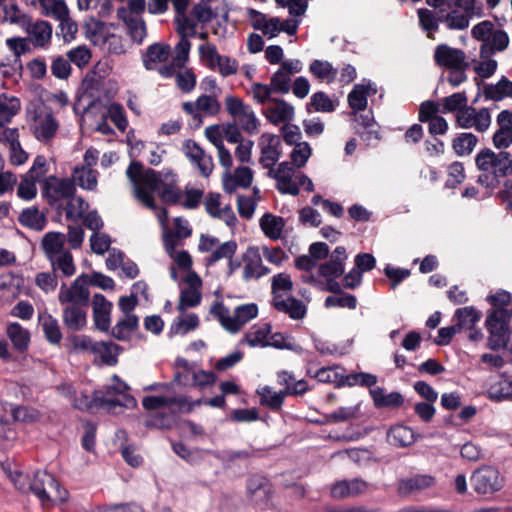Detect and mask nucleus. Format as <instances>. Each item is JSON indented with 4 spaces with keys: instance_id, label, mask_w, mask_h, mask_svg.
<instances>
[{
    "instance_id": "nucleus-1",
    "label": "nucleus",
    "mask_w": 512,
    "mask_h": 512,
    "mask_svg": "<svg viewBox=\"0 0 512 512\" xmlns=\"http://www.w3.org/2000/svg\"><path fill=\"white\" fill-rule=\"evenodd\" d=\"M126 175L133 185L135 198L149 209H156L154 192H158L166 204L179 203L182 198L172 174L163 176L153 169L143 170L140 162L133 161L127 168Z\"/></svg>"
},
{
    "instance_id": "nucleus-2",
    "label": "nucleus",
    "mask_w": 512,
    "mask_h": 512,
    "mask_svg": "<svg viewBox=\"0 0 512 512\" xmlns=\"http://www.w3.org/2000/svg\"><path fill=\"white\" fill-rule=\"evenodd\" d=\"M87 279V274H81L70 285L63 283L60 286L58 301L63 307L62 320L68 330L80 331L87 325L90 302Z\"/></svg>"
},
{
    "instance_id": "nucleus-3",
    "label": "nucleus",
    "mask_w": 512,
    "mask_h": 512,
    "mask_svg": "<svg viewBox=\"0 0 512 512\" xmlns=\"http://www.w3.org/2000/svg\"><path fill=\"white\" fill-rule=\"evenodd\" d=\"M475 164L481 172L477 182L487 188L497 187L501 178L512 174V154L507 151L484 148L476 155Z\"/></svg>"
},
{
    "instance_id": "nucleus-4",
    "label": "nucleus",
    "mask_w": 512,
    "mask_h": 512,
    "mask_svg": "<svg viewBox=\"0 0 512 512\" xmlns=\"http://www.w3.org/2000/svg\"><path fill=\"white\" fill-rule=\"evenodd\" d=\"M210 313L226 330L235 333L258 315V306L254 303L239 305L231 313L223 303L216 302L212 305Z\"/></svg>"
},
{
    "instance_id": "nucleus-5",
    "label": "nucleus",
    "mask_w": 512,
    "mask_h": 512,
    "mask_svg": "<svg viewBox=\"0 0 512 512\" xmlns=\"http://www.w3.org/2000/svg\"><path fill=\"white\" fill-rule=\"evenodd\" d=\"M32 493L43 507H51L67 499L68 492L62 489L53 475L46 471H37L32 478Z\"/></svg>"
},
{
    "instance_id": "nucleus-6",
    "label": "nucleus",
    "mask_w": 512,
    "mask_h": 512,
    "mask_svg": "<svg viewBox=\"0 0 512 512\" xmlns=\"http://www.w3.org/2000/svg\"><path fill=\"white\" fill-rule=\"evenodd\" d=\"M488 338L487 345L491 350L506 349L510 345L512 330L509 327V313L504 309H495L485 321Z\"/></svg>"
},
{
    "instance_id": "nucleus-7",
    "label": "nucleus",
    "mask_w": 512,
    "mask_h": 512,
    "mask_svg": "<svg viewBox=\"0 0 512 512\" xmlns=\"http://www.w3.org/2000/svg\"><path fill=\"white\" fill-rule=\"evenodd\" d=\"M76 193L75 182L69 178L46 177L42 183V197L51 207L60 208L63 201Z\"/></svg>"
},
{
    "instance_id": "nucleus-8",
    "label": "nucleus",
    "mask_w": 512,
    "mask_h": 512,
    "mask_svg": "<svg viewBox=\"0 0 512 512\" xmlns=\"http://www.w3.org/2000/svg\"><path fill=\"white\" fill-rule=\"evenodd\" d=\"M183 111L189 115L195 127H200L204 116H215L221 110L217 95H200L196 101H187L182 104Z\"/></svg>"
},
{
    "instance_id": "nucleus-9",
    "label": "nucleus",
    "mask_w": 512,
    "mask_h": 512,
    "mask_svg": "<svg viewBox=\"0 0 512 512\" xmlns=\"http://www.w3.org/2000/svg\"><path fill=\"white\" fill-rule=\"evenodd\" d=\"M455 117L458 127L462 129L474 128L479 133L486 132L492 122L489 108L477 109L469 106L456 114Z\"/></svg>"
},
{
    "instance_id": "nucleus-10",
    "label": "nucleus",
    "mask_w": 512,
    "mask_h": 512,
    "mask_svg": "<svg viewBox=\"0 0 512 512\" xmlns=\"http://www.w3.org/2000/svg\"><path fill=\"white\" fill-rule=\"evenodd\" d=\"M471 485L478 494H492L503 486V480L498 470L487 466L476 470L471 476Z\"/></svg>"
},
{
    "instance_id": "nucleus-11",
    "label": "nucleus",
    "mask_w": 512,
    "mask_h": 512,
    "mask_svg": "<svg viewBox=\"0 0 512 512\" xmlns=\"http://www.w3.org/2000/svg\"><path fill=\"white\" fill-rule=\"evenodd\" d=\"M187 404L186 396L175 395H150L142 399L143 407L148 410H158L161 408H168L172 414H177L183 411Z\"/></svg>"
},
{
    "instance_id": "nucleus-12",
    "label": "nucleus",
    "mask_w": 512,
    "mask_h": 512,
    "mask_svg": "<svg viewBox=\"0 0 512 512\" xmlns=\"http://www.w3.org/2000/svg\"><path fill=\"white\" fill-rule=\"evenodd\" d=\"M72 405L74 408L87 411L92 408H100L106 407L108 411H113L116 407H124L120 400H114L112 398H108L105 395H102L101 392H94L93 397L90 398L87 394L81 393L80 396H76L72 400Z\"/></svg>"
},
{
    "instance_id": "nucleus-13",
    "label": "nucleus",
    "mask_w": 512,
    "mask_h": 512,
    "mask_svg": "<svg viewBox=\"0 0 512 512\" xmlns=\"http://www.w3.org/2000/svg\"><path fill=\"white\" fill-rule=\"evenodd\" d=\"M434 60L439 66L449 69H466L468 67L465 53L460 49L452 48L445 44L436 47Z\"/></svg>"
},
{
    "instance_id": "nucleus-14",
    "label": "nucleus",
    "mask_w": 512,
    "mask_h": 512,
    "mask_svg": "<svg viewBox=\"0 0 512 512\" xmlns=\"http://www.w3.org/2000/svg\"><path fill=\"white\" fill-rule=\"evenodd\" d=\"M32 129L37 140L48 143L56 135L59 123L52 113H40L35 117Z\"/></svg>"
},
{
    "instance_id": "nucleus-15",
    "label": "nucleus",
    "mask_w": 512,
    "mask_h": 512,
    "mask_svg": "<svg viewBox=\"0 0 512 512\" xmlns=\"http://www.w3.org/2000/svg\"><path fill=\"white\" fill-rule=\"evenodd\" d=\"M263 114L274 125L287 124L294 118V107L282 99L273 98L264 109Z\"/></svg>"
},
{
    "instance_id": "nucleus-16",
    "label": "nucleus",
    "mask_w": 512,
    "mask_h": 512,
    "mask_svg": "<svg viewBox=\"0 0 512 512\" xmlns=\"http://www.w3.org/2000/svg\"><path fill=\"white\" fill-rule=\"evenodd\" d=\"M243 260V278L246 281L258 279L270 272V270L263 265L262 257L257 247H249L244 254Z\"/></svg>"
},
{
    "instance_id": "nucleus-17",
    "label": "nucleus",
    "mask_w": 512,
    "mask_h": 512,
    "mask_svg": "<svg viewBox=\"0 0 512 512\" xmlns=\"http://www.w3.org/2000/svg\"><path fill=\"white\" fill-rule=\"evenodd\" d=\"M221 195L219 193L209 192L204 200L206 212L214 217L223 220L228 226H233L237 218L230 205L220 208Z\"/></svg>"
},
{
    "instance_id": "nucleus-18",
    "label": "nucleus",
    "mask_w": 512,
    "mask_h": 512,
    "mask_svg": "<svg viewBox=\"0 0 512 512\" xmlns=\"http://www.w3.org/2000/svg\"><path fill=\"white\" fill-rule=\"evenodd\" d=\"M92 306L95 327L107 332L111 326L112 303L104 295L97 293L93 296Z\"/></svg>"
},
{
    "instance_id": "nucleus-19",
    "label": "nucleus",
    "mask_w": 512,
    "mask_h": 512,
    "mask_svg": "<svg viewBox=\"0 0 512 512\" xmlns=\"http://www.w3.org/2000/svg\"><path fill=\"white\" fill-rule=\"evenodd\" d=\"M272 305L278 312L287 314L294 320L303 319L307 313L306 305L294 297L284 298L280 294H275Z\"/></svg>"
},
{
    "instance_id": "nucleus-20",
    "label": "nucleus",
    "mask_w": 512,
    "mask_h": 512,
    "mask_svg": "<svg viewBox=\"0 0 512 512\" xmlns=\"http://www.w3.org/2000/svg\"><path fill=\"white\" fill-rule=\"evenodd\" d=\"M351 116L356 123L355 129L357 133L360 134L364 141L370 143L373 140L377 141L380 139L372 112L360 113V111H353Z\"/></svg>"
},
{
    "instance_id": "nucleus-21",
    "label": "nucleus",
    "mask_w": 512,
    "mask_h": 512,
    "mask_svg": "<svg viewBox=\"0 0 512 512\" xmlns=\"http://www.w3.org/2000/svg\"><path fill=\"white\" fill-rule=\"evenodd\" d=\"M252 182L253 171L246 166L236 168L233 174L226 172L223 176V188L229 194L234 193L238 187H250Z\"/></svg>"
},
{
    "instance_id": "nucleus-22",
    "label": "nucleus",
    "mask_w": 512,
    "mask_h": 512,
    "mask_svg": "<svg viewBox=\"0 0 512 512\" xmlns=\"http://www.w3.org/2000/svg\"><path fill=\"white\" fill-rule=\"evenodd\" d=\"M171 47L168 44L157 42L151 44L142 55V62L145 69L156 70L159 65L164 64L169 59Z\"/></svg>"
},
{
    "instance_id": "nucleus-23",
    "label": "nucleus",
    "mask_w": 512,
    "mask_h": 512,
    "mask_svg": "<svg viewBox=\"0 0 512 512\" xmlns=\"http://www.w3.org/2000/svg\"><path fill=\"white\" fill-rule=\"evenodd\" d=\"M30 37L35 47H45L52 38V26L44 20L32 22L31 17L28 19V25L22 28Z\"/></svg>"
},
{
    "instance_id": "nucleus-24",
    "label": "nucleus",
    "mask_w": 512,
    "mask_h": 512,
    "mask_svg": "<svg viewBox=\"0 0 512 512\" xmlns=\"http://www.w3.org/2000/svg\"><path fill=\"white\" fill-rule=\"evenodd\" d=\"M127 11L124 8H119L117 15L125 23L131 39L135 43L141 44L147 36L146 23L140 16L132 15Z\"/></svg>"
},
{
    "instance_id": "nucleus-25",
    "label": "nucleus",
    "mask_w": 512,
    "mask_h": 512,
    "mask_svg": "<svg viewBox=\"0 0 512 512\" xmlns=\"http://www.w3.org/2000/svg\"><path fill=\"white\" fill-rule=\"evenodd\" d=\"M5 332L16 352L24 354L28 351L31 334L27 328H24L18 322H11L7 325Z\"/></svg>"
},
{
    "instance_id": "nucleus-26",
    "label": "nucleus",
    "mask_w": 512,
    "mask_h": 512,
    "mask_svg": "<svg viewBox=\"0 0 512 512\" xmlns=\"http://www.w3.org/2000/svg\"><path fill=\"white\" fill-rule=\"evenodd\" d=\"M18 222L26 228L42 231L47 223V216L44 211L39 210L37 206H30L21 211L18 216Z\"/></svg>"
},
{
    "instance_id": "nucleus-27",
    "label": "nucleus",
    "mask_w": 512,
    "mask_h": 512,
    "mask_svg": "<svg viewBox=\"0 0 512 512\" xmlns=\"http://www.w3.org/2000/svg\"><path fill=\"white\" fill-rule=\"evenodd\" d=\"M266 138L267 144L261 148L260 163L263 168L270 169L274 168V165L280 158V152L278 150L280 146V139L276 135H263Z\"/></svg>"
},
{
    "instance_id": "nucleus-28",
    "label": "nucleus",
    "mask_w": 512,
    "mask_h": 512,
    "mask_svg": "<svg viewBox=\"0 0 512 512\" xmlns=\"http://www.w3.org/2000/svg\"><path fill=\"white\" fill-rule=\"evenodd\" d=\"M434 477L430 475H416L411 478L401 479L398 484V493L408 495L429 488L434 485Z\"/></svg>"
},
{
    "instance_id": "nucleus-29",
    "label": "nucleus",
    "mask_w": 512,
    "mask_h": 512,
    "mask_svg": "<svg viewBox=\"0 0 512 512\" xmlns=\"http://www.w3.org/2000/svg\"><path fill=\"white\" fill-rule=\"evenodd\" d=\"M369 392L376 408H398L404 403V398L399 392L386 394L381 387L370 389Z\"/></svg>"
},
{
    "instance_id": "nucleus-30",
    "label": "nucleus",
    "mask_w": 512,
    "mask_h": 512,
    "mask_svg": "<svg viewBox=\"0 0 512 512\" xmlns=\"http://www.w3.org/2000/svg\"><path fill=\"white\" fill-rule=\"evenodd\" d=\"M473 9L474 7L469 11L464 10V13L456 9L447 13L445 11L439 14L440 22L445 23L451 30H464L469 26V18L474 15Z\"/></svg>"
},
{
    "instance_id": "nucleus-31",
    "label": "nucleus",
    "mask_w": 512,
    "mask_h": 512,
    "mask_svg": "<svg viewBox=\"0 0 512 512\" xmlns=\"http://www.w3.org/2000/svg\"><path fill=\"white\" fill-rule=\"evenodd\" d=\"M260 227L268 238L278 240L282 238L285 221L282 217L266 213L260 219Z\"/></svg>"
},
{
    "instance_id": "nucleus-32",
    "label": "nucleus",
    "mask_w": 512,
    "mask_h": 512,
    "mask_svg": "<svg viewBox=\"0 0 512 512\" xmlns=\"http://www.w3.org/2000/svg\"><path fill=\"white\" fill-rule=\"evenodd\" d=\"M454 317L457 320L455 326L458 328V331L461 332L462 330H473L481 319V313L474 307L467 306L458 308L455 311Z\"/></svg>"
},
{
    "instance_id": "nucleus-33",
    "label": "nucleus",
    "mask_w": 512,
    "mask_h": 512,
    "mask_svg": "<svg viewBox=\"0 0 512 512\" xmlns=\"http://www.w3.org/2000/svg\"><path fill=\"white\" fill-rule=\"evenodd\" d=\"M66 236L61 232H48L42 239V247L47 259L67 251L64 248Z\"/></svg>"
},
{
    "instance_id": "nucleus-34",
    "label": "nucleus",
    "mask_w": 512,
    "mask_h": 512,
    "mask_svg": "<svg viewBox=\"0 0 512 512\" xmlns=\"http://www.w3.org/2000/svg\"><path fill=\"white\" fill-rule=\"evenodd\" d=\"M48 260L51 264L52 271L55 274L57 272H60L61 275L64 277H71L76 272V266L74 263L73 255L68 250Z\"/></svg>"
},
{
    "instance_id": "nucleus-35",
    "label": "nucleus",
    "mask_w": 512,
    "mask_h": 512,
    "mask_svg": "<svg viewBox=\"0 0 512 512\" xmlns=\"http://www.w3.org/2000/svg\"><path fill=\"white\" fill-rule=\"evenodd\" d=\"M387 441L394 446L407 447L414 443L415 436L409 427L395 425L387 432Z\"/></svg>"
},
{
    "instance_id": "nucleus-36",
    "label": "nucleus",
    "mask_w": 512,
    "mask_h": 512,
    "mask_svg": "<svg viewBox=\"0 0 512 512\" xmlns=\"http://www.w3.org/2000/svg\"><path fill=\"white\" fill-rule=\"evenodd\" d=\"M24 286V279L20 275L6 273L0 276V292L6 298H16Z\"/></svg>"
},
{
    "instance_id": "nucleus-37",
    "label": "nucleus",
    "mask_w": 512,
    "mask_h": 512,
    "mask_svg": "<svg viewBox=\"0 0 512 512\" xmlns=\"http://www.w3.org/2000/svg\"><path fill=\"white\" fill-rule=\"evenodd\" d=\"M487 100L501 101L505 97H512V82L502 77L496 84H488L483 89Z\"/></svg>"
},
{
    "instance_id": "nucleus-38",
    "label": "nucleus",
    "mask_w": 512,
    "mask_h": 512,
    "mask_svg": "<svg viewBox=\"0 0 512 512\" xmlns=\"http://www.w3.org/2000/svg\"><path fill=\"white\" fill-rule=\"evenodd\" d=\"M73 181L77 182L79 187L89 191H95L98 185V172L94 169H88L76 166L72 173Z\"/></svg>"
},
{
    "instance_id": "nucleus-39",
    "label": "nucleus",
    "mask_w": 512,
    "mask_h": 512,
    "mask_svg": "<svg viewBox=\"0 0 512 512\" xmlns=\"http://www.w3.org/2000/svg\"><path fill=\"white\" fill-rule=\"evenodd\" d=\"M39 321L47 341L51 344L60 343L62 333L57 319L50 314H43L39 316Z\"/></svg>"
},
{
    "instance_id": "nucleus-40",
    "label": "nucleus",
    "mask_w": 512,
    "mask_h": 512,
    "mask_svg": "<svg viewBox=\"0 0 512 512\" xmlns=\"http://www.w3.org/2000/svg\"><path fill=\"white\" fill-rule=\"evenodd\" d=\"M478 143V138L471 132H463L452 141V148L458 156L470 155Z\"/></svg>"
},
{
    "instance_id": "nucleus-41",
    "label": "nucleus",
    "mask_w": 512,
    "mask_h": 512,
    "mask_svg": "<svg viewBox=\"0 0 512 512\" xmlns=\"http://www.w3.org/2000/svg\"><path fill=\"white\" fill-rule=\"evenodd\" d=\"M309 71L319 80L332 83L337 76L338 69L333 65L324 60H314L310 66Z\"/></svg>"
},
{
    "instance_id": "nucleus-42",
    "label": "nucleus",
    "mask_w": 512,
    "mask_h": 512,
    "mask_svg": "<svg viewBox=\"0 0 512 512\" xmlns=\"http://www.w3.org/2000/svg\"><path fill=\"white\" fill-rule=\"evenodd\" d=\"M6 45L15 56L11 70L20 71L22 69L20 56L30 51V45L28 40L22 37H12L6 40Z\"/></svg>"
},
{
    "instance_id": "nucleus-43",
    "label": "nucleus",
    "mask_w": 512,
    "mask_h": 512,
    "mask_svg": "<svg viewBox=\"0 0 512 512\" xmlns=\"http://www.w3.org/2000/svg\"><path fill=\"white\" fill-rule=\"evenodd\" d=\"M88 207V203L82 197L73 194L66 200L65 217L68 220L78 221L82 219Z\"/></svg>"
},
{
    "instance_id": "nucleus-44",
    "label": "nucleus",
    "mask_w": 512,
    "mask_h": 512,
    "mask_svg": "<svg viewBox=\"0 0 512 512\" xmlns=\"http://www.w3.org/2000/svg\"><path fill=\"white\" fill-rule=\"evenodd\" d=\"M20 110V101L17 97L0 96V126L9 123Z\"/></svg>"
},
{
    "instance_id": "nucleus-45",
    "label": "nucleus",
    "mask_w": 512,
    "mask_h": 512,
    "mask_svg": "<svg viewBox=\"0 0 512 512\" xmlns=\"http://www.w3.org/2000/svg\"><path fill=\"white\" fill-rule=\"evenodd\" d=\"M371 90L370 85L357 84L348 94V104L353 111H364L367 107V95Z\"/></svg>"
},
{
    "instance_id": "nucleus-46",
    "label": "nucleus",
    "mask_w": 512,
    "mask_h": 512,
    "mask_svg": "<svg viewBox=\"0 0 512 512\" xmlns=\"http://www.w3.org/2000/svg\"><path fill=\"white\" fill-rule=\"evenodd\" d=\"M467 95L465 92H457L450 96L444 97L441 99V113L446 114L450 112H455L458 114L460 111L464 110L467 105Z\"/></svg>"
},
{
    "instance_id": "nucleus-47",
    "label": "nucleus",
    "mask_w": 512,
    "mask_h": 512,
    "mask_svg": "<svg viewBox=\"0 0 512 512\" xmlns=\"http://www.w3.org/2000/svg\"><path fill=\"white\" fill-rule=\"evenodd\" d=\"M94 354L98 355L107 365H115L119 354V346L112 342H95Z\"/></svg>"
},
{
    "instance_id": "nucleus-48",
    "label": "nucleus",
    "mask_w": 512,
    "mask_h": 512,
    "mask_svg": "<svg viewBox=\"0 0 512 512\" xmlns=\"http://www.w3.org/2000/svg\"><path fill=\"white\" fill-rule=\"evenodd\" d=\"M237 250V243L233 240L226 241L222 244H218L217 247L211 252L207 263L212 265L222 259L232 260Z\"/></svg>"
},
{
    "instance_id": "nucleus-49",
    "label": "nucleus",
    "mask_w": 512,
    "mask_h": 512,
    "mask_svg": "<svg viewBox=\"0 0 512 512\" xmlns=\"http://www.w3.org/2000/svg\"><path fill=\"white\" fill-rule=\"evenodd\" d=\"M426 4L439 11V14L453 7L469 11L475 6V0H425Z\"/></svg>"
},
{
    "instance_id": "nucleus-50",
    "label": "nucleus",
    "mask_w": 512,
    "mask_h": 512,
    "mask_svg": "<svg viewBox=\"0 0 512 512\" xmlns=\"http://www.w3.org/2000/svg\"><path fill=\"white\" fill-rule=\"evenodd\" d=\"M50 70L52 75L59 80H67L72 73V67L68 58L62 55L51 58Z\"/></svg>"
},
{
    "instance_id": "nucleus-51",
    "label": "nucleus",
    "mask_w": 512,
    "mask_h": 512,
    "mask_svg": "<svg viewBox=\"0 0 512 512\" xmlns=\"http://www.w3.org/2000/svg\"><path fill=\"white\" fill-rule=\"evenodd\" d=\"M3 12L4 16L3 18L1 17V21L18 25L21 28L28 25V19L30 16L23 13L16 4L4 6Z\"/></svg>"
},
{
    "instance_id": "nucleus-52",
    "label": "nucleus",
    "mask_w": 512,
    "mask_h": 512,
    "mask_svg": "<svg viewBox=\"0 0 512 512\" xmlns=\"http://www.w3.org/2000/svg\"><path fill=\"white\" fill-rule=\"evenodd\" d=\"M198 325V316L194 313H191L185 317H178L171 325L170 330L173 334H186L187 332L196 329Z\"/></svg>"
},
{
    "instance_id": "nucleus-53",
    "label": "nucleus",
    "mask_w": 512,
    "mask_h": 512,
    "mask_svg": "<svg viewBox=\"0 0 512 512\" xmlns=\"http://www.w3.org/2000/svg\"><path fill=\"white\" fill-rule=\"evenodd\" d=\"M38 180L30 178L26 173L21 176V181L17 188V195L19 198L30 201L37 195L36 183Z\"/></svg>"
},
{
    "instance_id": "nucleus-54",
    "label": "nucleus",
    "mask_w": 512,
    "mask_h": 512,
    "mask_svg": "<svg viewBox=\"0 0 512 512\" xmlns=\"http://www.w3.org/2000/svg\"><path fill=\"white\" fill-rule=\"evenodd\" d=\"M260 394L261 403L272 410H279L283 404L284 397L286 396L284 390L275 392L269 386H265Z\"/></svg>"
},
{
    "instance_id": "nucleus-55",
    "label": "nucleus",
    "mask_w": 512,
    "mask_h": 512,
    "mask_svg": "<svg viewBox=\"0 0 512 512\" xmlns=\"http://www.w3.org/2000/svg\"><path fill=\"white\" fill-rule=\"evenodd\" d=\"M202 294L200 290L183 289L180 293L177 309L184 312L187 308L195 307L200 304Z\"/></svg>"
},
{
    "instance_id": "nucleus-56",
    "label": "nucleus",
    "mask_w": 512,
    "mask_h": 512,
    "mask_svg": "<svg viewBox=\"0 0 512 512\" xmlns=\"http://www.w3.org/2000/svg\"><path fill=\"white\" fill-rule=\"evenodd\" d=\"M312 149L307 142L297 143L291 152L290 158L296 168H302L307 163Z\"/></svg>"
},
{
    "instance_id": "nucleus-57",
    "label": "nucleus",
    "mask_w": 512,
    "mask_h": 512,
    "mask_svg": "<svg viewBox=\"0 0 512 512\" xmlns=\"http://www.w3.org/2000/svg\"><path fill=\"white\" fill-rule=\"evenodd\" d=\"M66 57L68 58L70 64L73 63L77 67L83 68L89 63L91 59V51L87 46L81 45L70 49L66 53Z\"/></svg>"
},
{
    "instance_id": "nucleus-58",
    "label": "nucleus",
    "mask_w": 512,
    "mask_h": 512,
    "mask_svg": "<svg viewBox=\"0 0 512 512\" xmlns=\"http://www.w3.org/2000/svg\"><path fill=\"white\" fill-rule=\"evenodd\" d=\"M419 23L423 30L428 33L438 30V23L440 22L439 13L435 15L432 10L427 8H420L417 11Z\"/></svg>"
},
{
    "instance_id": "nucleus-59",
    "label": "nucleus",
    "mask_w": 512,
    "mask_h": 512,
    "mask_svg": "<svg viewBox=\"0 0 512 512\" xmlns=\"http://www.w3.org/2000/svg\"><path fill=\"white\" fill-rule=\"evenodd\" d=\"M271 332V326L269 324H264L261 327H253L252 330L246 334L245 340L247 344L251 347L256 346H266L267 343L266 338L268 334Z\"/></svg>"
},
{
    "instance_id": "nucleus-60",
    "label": "nucleus",
    "mask_w": 512,
    "mask_h": 512,
    "mask_svg": "<svg viewBox=\"0 0 512 512\" xmlns=\"http://www.w3.org/2000/svg\"><path fill=\"white\" fill-rule=\"evenodd\" d=\"M44 14L47 16H53L55 18H61L66 15L68 8L64 0H38Z\"/></svg>"
},
{
    "instance_id": "nucleus-61",
    "label": "nucleus",
    "mask_w": 512,
    "mask_h": 512,
    "mask_svg": "<svg viewBox=\"0 0 512 512\" xmlns=\"http://www.w3.org/2000/svg\"><path fill=\"white\" fill-rule=\"evenodd\" d=\"M235 120H237L241 128L249 134H253L258 130L259 121L250 106L246 107Z\"/></svg>"
},
{
    "instance_id": "nucleus-62",
    "label": "nucleus",
    "mask_w": 512,
    "mask_h": 512,
    "mask_svg": "<svg viewBox=\"0 0 512 512\" xmlns=\"http://www.w3.org/2000/svg\"><path fill=\"white\" fill-rule=\"evenodd\" d=\"M291 76L286 74L284 70L278 69L271 77L270 86L273 92L287 94L290 89Z\"/></svg>"
},
{
    "instance_id": "nucleus-63",
    "label": "nucleus",
    "mask_w": 512,
    "mask_h": 512,
    "mask_svg": "<svg viewBox=\"0 0 512 512\" xmlns=\"http://www.w3.org/2000/svg\"><path fill=\"white\" fill-rule=\"evenodd\" d=\"M174 21L177 25L176 31L180 37L188 38L196 34V23L188 18L186 14L176 15Z\"/></svg>"
},
{
    "instance_id": "nucleus-64",
    "label": "nucleus",
    "mask_w": 512,
    "mask_h": 512,
    "mask_svg": "<svg viewBox=\"0 0 512 512\" xmlns=\"http://www.w3.org/2000/svg\"><path fill=\"white\" fill-rule=\"evenodd\" d=\"M35 284L45 293L53 292L57 288V275L53 271L38 273Z\"/></svg>"
}]
</instances>
